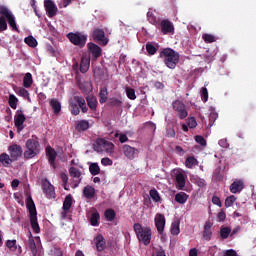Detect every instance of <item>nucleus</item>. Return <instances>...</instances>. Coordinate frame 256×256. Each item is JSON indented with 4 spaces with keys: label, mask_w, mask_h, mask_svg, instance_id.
Returning <instances> with one entry per match:
<instances>
[{
    "label": "nucleus",
    "mask_w": 256,
    "mask_h": 256,
    "mask_svg": "<svg viewBox=\"0 0 256 256\" xmlns=\"http://www.w3.org/2000/svg\"><path fill=\"white\" fill-rule=\"evenodd\" d=\"M25 121H27V118L23 114V111L17 110L16 115L14 116V125L18 131H23V129H25V126L23 125Z\"/></svg>",
    "instance_id": "12"
},
{
    "label": "nucleus",
    "mask_w": 256,
    "mask_h": 256,
    "mask_svg": "<svg viewBox=\"0 0 256 256\" xmlns=\"http://www.w3.org/2000/svg\"><path fill=\"white\" fill-rule=\"evenodd\" d=\"M46 155L48 157L49 165H51V167L55 169L56 167L55 160L57 159V151H55V149H53L51 146H48L46 148Z\"/></svg>",
    "instance_id": "18"
},
{
    "label": "nucleus",
    "mask_w": 256,
    "mask_h": 256,
    "mask_svg": "<svg viewBox=\"0 0 256 256\" xmlns=\"http://www.w3.org/2000/svg\"><path fill=\"white\" fill-rule=\"evenodd\" d=\"M60 179L63 183V187H64L65 191H68L67 183H69V176L66 173H61L60 174Z\"/></svg>",
    "instance_id": "53"
},
{
    "label": "nucleus",
    "mask_w": 256,
    "mask_h": 256,
    "mask_svg": "<svg viewBox=\"0 0 256 256\" xmlns=\"http://www.w3.org/2000/svg\"><path fill=\"white\" fill-rule=\"evenodd\" d=\"M42 190L46 195L47 199H55L57 195L55 194V186L47 179L42 181Z\"/></svg>",
    "instance_id": "10"
},
{
    "label": "nucleus",
    "mask_w": 256,
    "mask_h": 256,
    "mask_svg": "<svg viewBox=\"0 0 256 256\" xmlns=\"http://www.w3.org/2000/svg\"><path fill=\"white\" fill-rule=\"evenodd\" d=\"M26 207L29 211L30 217L37 215V208L35 207V202L31 196L26 199Z\"/></svg>",
    "instance_id": "20"
},
{
    "label": "nucleus",
    "mask_w": 256,
    "mask_h": 256,
    "mask_svg": "<svg viewBox=\"0 0 256 256\" xmlns=\"http://www.w3.org/2000/svg\"><path fill=\"white\" fill-rule=\"evenodd\" d=\"M41 153V144L39 141L29 138L25 143L24 159H33Z\"/></svg>",
    "instance_id": "3"
},
{
    "label": "nucleus",
    "mask_w": 256,
    "mask_h": 256,
    "mask_svg": "<svg viewBox=\"0 0 256 256\" xmlns=\"http://www.w3.org/2000/svg\"><path fill=\"white\" fill-rule=\"evenodd\" d=\"M72 206H73V196L67 195L64 199L62 209L63 211H69V209H71Z\"/></svg>",
    "instance_id": "33"
},
{
    "label": "nucleus",
    "mask_w": 256,
    "mask_h": 256,
    "mask_svg": "<svg viewBox=\"0 0 256 256\" xmlns=\"http://www.w3.org/2000/svg\"><path fill=\"white\" fill-rule=\"evenodd\" d=\"M83 196L85 197V199L91 200V199H95V188L91 185H87L83 188Z\"/></svg>",
    "instance_id": "21"
},
{
    "label": "nucleus",
    "mask_w": 256,
    "mask_h": 256,
    "mask_svg": "<svg viewBox=\"0 0 256 256\" xmlns=\"http://www.w3.org/2000/svg\"><path fill=\"white\" fill-rule=\"evenodd\" d=\"M92 39L99 45L105 47L109 43V38L105 36V31L101 28H95L92 32Z\"/></svg>",
    "instance_id": "8"
},
{
    "label": "nucleus",
    "mask_w": 256,
    "mask_h": 256,
    "mask_svg": "<svg viewBox=\"0 0 256 256\" xmlns=\"http://www.w3.org/2000/svg\"><path fill=\"white\" fill-rule=\"evenodd\" d=\"M231 235V228L229 227H222L220 229V237L221 239H227Z\"/></svg>",
    "instance_id": "42"
},
{
    "label": "nucleus",
    "mask_w": 256,
    "mask_h": 256,
    "mask_svg": "<svg viewBox=\"0 0 256 256\" xmlns=\"http://www.w3.org/2000/svg\"><path fill=\"white\" fill-rule=\"evenodd\" d=\"M119 141H120V143H127V141H129V138L127 137V135L121 134L119 136Z\"/></svg>",
    "instance_id": "63"
},
{
    "label": "nucleus",
    "mask_w": 256,
    "mask_h": 256,
    "mask_svg": "<svg viewBox=\"0 0 256 256\" xmlns=\"http://www.w3.org/2000/svg\"><path fill=\"white\" fill-rule=\"evenodd\" d=\"M235 201H237V197H235L234 195L227 197L225 200V207H233Z\"/></svg>",
    "instance_id": "51"
},
{
    "label": "nucleus",
    "mask_w": 256,
    "mask_h": 256,
    "mask_svg": "<svg viewBox=\"0 0 256 256\" xmlns=\"http://www.w3.org/2000/svg\"><path fill=\"white\" fill-rule=\"evenodd\" d=\"M0 15H4L8 21V25H10L13 31H17V33H19V28H17V23L15 22V16L7 6L0 5Z\"/></svg>",
    "instance_id": "7"
},
{
    "label": "nucleus",
    "mask_w": 256,
    "mask_h": 256,
    "mask_svg": "<svg viewBox=\"0 0 256 256\" xmlns=\"http://www.w3.org/2000/svg\"><path fill=\"white\" fill-rule=\"evenodd\" d=\"M67 39L72 43V45H75L76 47H79L80 49H83L85 45H87V34L83 32H70L66 35Z\"/></svg>",
    "instance_id": "5"
},
{
    "label": "nucleus",
    "mask_w": 256,
    "mask_h": 256,
    "mask_svg": "<svg viewBox=\"0 0 256 256\" xmlns=\"http://www.w3.org/2000/svg\"><path fill=\"white\" fill-rule=\"evenodd\" d=\"M146 51L148 55H155V53H157V48L151 42H148L146 44Z\"/></svg>",
    "instance_id": "48"
},
{
    "label": "nucleus",
    "mask_w": 256,
    "mask_h": 256,
    "mask_svg": "<svg viewBox=\"0 0 256 256\" xmlns=\"http://www.w3.org/2000/svg\"><path fill=\"white\" fill-rule=\"evenodd\" d=\"M95 245L97 251L101 252L105 250V247H107V243L105 242V237H103L101 234H98L95 238Z\"/></svg>",
    "instance_id": "19"
},
{
    "label": "nucleus",
    "mask_w": 256,
    "mask_h": 256,
    "mask_svg": "<svg viewBox=\"0 0 256 256\" xmlns=\"http://www.w3.org/2000/svg\"><path fill=\"white\" fill-rule=\"evenodd\" d=\"M90 65L91 59L87 56H82L80 62V73H87V71H89Z\"/></svg>",
    "instance_id": "23"
},
{
    "label": "nucleus",
    "mask_w": 256,
    "mask_h": 256,
    "mask_svg": "<svg viewBox=\"0 0 256 256\" xmlns=\"http://www.w3.org/2000/svg\"><path fill=\"white\" fill-rule=\"evenodd\" d=\"M44 8L50 19L55 17V15H57V11H58L57 5H55V2H53V0H45Z\"/></svg>",
    "instance_id": "15"
},
{
    "label": "nucleus",
    "mask_w": 256,
    "mask_h": 256,
    "mask_svg": "<svg viewBox=\"0 0 256 256\" xmlns=\"http://www.w3.org/2000/svg\"><path fill=\"white\" fill-rule=\"evenodd\" d=\"M89 171L91 173V175H99V173H101V168H99V164L97 163H92L89 166Z\"/></svg>",
    "instance_id": "40"
},
{
    "label": "nucleus",
    "mask_w": 256,
    "mask_h": 256,
    "mask_svg": "<svg viewBox=\"0 0 256 256\" xmlns=\"http://www.w3.org/2000/svg\"><path fill=\"white\" fill-rule=\"evenodd\" d=\"M212 203L213 205H218V207H221V199L218 196L212 197Z\"/></svg>",
    "instance_id": "61"
},
{
    "label": "nucleus",
    "mask_w": 256,
    "mask_h": 256,
    "mask_svg": "<svg viewBox=\"0 0 256 256\" xmlns=\"http://www.w3.org/2000/svg\"><path fill=\"white\" fill-rule=\"evenodd\" d=\"M69 111L71 115H79V113H87V111H97V98L95 96H87L86 101L83 96H73L68 101Z\"/></svg>",
    "instance_id": "1"
},
{
    "label": "nucleus",
    "mask_w": 256,
    "mask_h": 256,
    "mask_svg": "<svg viewBox=\"0 0 256 256\" xmlns=\"http://www.w3.org/2000/svg\"><path fill=\"white\" fill-rule=\"evenodd\" d=\"M212 236L213 232L211 231V224L206 223L204 226L203 237L206 241H211Z\"/></svg>",
    "instance_id": "31"
},
{
    "label": "nucleus",
    "mask_w": 256,
    "mask_h": 256,
    "mask_svg": "<svg viewBox=\"0 0 256 256\" xmlns=\"http://www.w3.org/2000/svg\"><path fill=\"white\" fill-rule=\"evenodd\" d=\"M109 105L111 107H123V101H121L119 98H111Z\"/></svg>",
    "instance_id": "47"
},
{
    "label": "nucleus",
    "mask_w": 256,
    "mask_h": 256,
    "mask_svg": "<svg viewBox=\"0 0 256 256\" xmlns=\"http://www.w3.org/2000/svg\"><path fill=\"white\" fill-rule=\"evenodd\" d=\"M33 85V75L31 73H26L23 78V87L29 89Z\"/></svg>",
    "instance_id": "32"
},
{
    "label": "nucleus",
    "mask_w": 256,
    "mask_h": 256,
    "mask_svg": "<svg viewBox=\"0 0 256 256\" xmlns=\"http://www.w3.org/2000/svg\"><path fill=\"white\" fill-rule=\"evenodd\" d=\"M217 117H219V115L217 114V112H211L209 115V125L212 127V125H215V121H217Z\"/></svg>",
    "instance_id": "56"
},
{
    "label": "nucleus",
    "mask_w": 256,
    "mask_h": 256,
    "mask_svg": "<svg viewBox=\"0 0 256 256\" xmlns=\"http://www.w3.org/2000/svg\"><path fill=\"white\" fill-rule=\"evenodd\" d=\"M99 103L103 105V103H107V99L109 97V92L107 91V87H101L99 92Z\"/></svg>",
    "instance_id": "27"
},
{
    "label": "nucleus",
    "mask_w": 256,
    "mask_h": 256,
    "mask_svg": "<svg viewBox=\"0 0 256 256\" xmlns=\"http://www.w3.org/2000/svg\"><path fill=\"white\" fill-rule=\"evenodd\" d=\"M175 175V181H176V185L179 189H183V187H185V174H183L181 171H176L174 173Z\"/></svg>",
    "instance_id": "22"
},
{
    "label": "nucleus",
    "mask_w": 256,
    "mask_h": 256,
    "mask_svg": "<svg viewBox=\"0 0 256 256\" xmlns=\"http://www.w3.org/2000/svg\"><path fill=\"white\" fill-rule=\"evenodd\" d=\"M202 39L205 43H215V41H217V37L213 36V34L207 33L202 35Z\"/></svg>",
    "instance_id": "44"
},
{
    "label": "nucleus",
    "mask_w": 256,
    "mask_h": 256,
    "mask_svg": "<svg viewBox=\"0 0 256 256\" xmlns=\"http://www.w3.org/2000/svg\"><path fill=\"white\" fill-rule=\"evenodd\" d=\"M99 219H101L99 212L92 213V215L90 217V223H91L92 227H99Z\"/></svg>",
    "instance_id": "35"
},
{
    "label": "nucleus",
    "mask_w": 256,
    "mask_h": 256,
    "mask_svg": "<svg viewBox=\"0 0 256 256\" xmlns=\"http://www.w3.org/2000/svg\"><path fill=\"white\" fill-rule=\"evenodd\" d=\"M172 108L177 113L179 119H187V115H189V113L187 112V108L185 107V103H183V101L175 100L172 103Z\"/></svg>",
    "instance_id": "9"
},
{
    "label": "nucleus",
    "mask_w": 256,
    "mask_h": 256,
    "mask_svg": "<svg viewBox=\"0 0 256 256\" xmlns=\"http://www.w3.org/2000/svg\"><path fill=\"white\" fill-rule=\"evenodd\" d=\"M72 189H77L79 185L81 184V181H83V178L80 176L79 178H72Z\"/></svg>",
    "instance_id": "58"
},
{
    "label": "nucleus",
    "mask_w": 256,
    "mask_h": 256,
    "mask_svg": "<svg viewBox=\"0 0 256 256\" xmlns=\"http://www.w3.org/2000/svg\"><path fill=\"white\" fill-rule=\"evenodd\" d=\"M149 195L155 203H159V201H161V196L159 195L157 189H151L149 191Z\"/></svg>",
    "instance_id": "39"
},
{
    "label": "nucleus",
    "mask_w": 256,
    "mask_h": 256,
    "mask_svg": "<svg viewBox=\"0 0 256 256\" xmlns=\"http://www.w3.org/2000/svg\"><path fill=\"white\" fill-rule=\"evenodd\" d=\"M202 101H204V103L209 101V91L205 87L202 88Z\"/></svg>",
    "instance_id": "59"
},
{
    "label": "nucleus",
    "mask_w": 256,
    "mask_h": 256,
    "mask_svg": "<svg viewBox=\"0 0 256 256\" xmlns=\"http://www.w3.org/2000/svg\"><path fill=\"white\" fill-rule=\"evenodd\" d=\"M8 151L12 161H17L23 155V148L20 145L13 144L8 147Z\"/></svg>",
    "instance_id": "14"
},
{
    "label": "nucleus",
    "mask_w": 256,
    "mask_h": 256,
    "mask_svg": "<svg viewBox=\"0 0 256 256\" xmlns=\"http://www.w3.org/2000/svg\"><path fill=\"white\" fill-rule=\"evenodd\" d=\"M16 93L19 95V97H24V99L29 98V91H27L25 88H18Z\"/></svg>",
    "instance_id": "54"
},
{
    "label": "nucleus",
    "mask_w": 256,
    "mask_h": 256,
    "mask_svg": "<svg viewBox=\"0 0 256 256\" xmlns=\"http://www.w3.org/2000/svg\"><path fill=\"white\" fill-rule=\"evenodd\" d=\"M24 43H26L28 47H37V40L33 36L26 37Z\"/></svg>",
    "instance_id": "43"
},
{
    "label": "nucleus",
    "mask_w": 256,
    "mask_h": 256,
    "mask_svg": "<svg viewBox=\"0 0 256 256\" xmlns=\"http://www.w3.org/2000/svg\"><path fill=\"white\" fill-rule=\"evenodd\" d=\"M154 223L159 235H163V231H165V215L157 213L154 218Z\"/></svg>",
    "instance_id": "16"
},
{
    "label": "nucleus",
    "mask_w": 256,
    "mask_h": 256,
    "mask_svg": "<svg viewBox=\"0 0 256 256\" xmlns=\"http://www.w3.org/2000/svg\"><path fill=\"white\" fill-rule=\"evenodd\" d=\"M104 217L106 219V221H115V217H117V214L115 213V210L109 208L107 210H105L104 212Z\"/></svg>",
    "instance_id": "34"
},
{
    "label": "nucleus",
    "mask_w": 256,
    "mask_h": 256,
    "mask_svg": "<svg viewBox=\"0 0 256 256\" xmlns=\"http://www.w3.org/2000/svg\"><path fill=\"white\" fill-rule=\"evenodd\" d=\"M123 154L129 161H133L139 155V149L128 144L122 146Z\"/></svg>",
    "instance_id": "11"
},
{
    "label": "nucleus",
    "mask_w": 256,
    "mask_h": 256,
    "mask_svg": "<svg viewBox=\"0 0 256 256\" xmlns=\"http://www.w3.org/2000/svg\"><path fill=\"white\" fill-rule=\"evenodd\" d=\"M160 59H163L164 64L168 69H176L179 65L180 55L179 52L175 51L173 48H163L160 51Z\"/></svg>",
    "instance_id": "2"
},
{
    "label": "nucleus",
    "mask_w": 256,
    "mask_h": 256,
    "mask_svg": "<svg viewBox=\"0 0 256 256\" xmlns=\"http://www.w3.org/2000/svg\"><path fill=\"white\" fill-rule=\"evenodd\" d=\"M187 125L190 129H195V127H197V120L195 119V117L188 118Z\"/></svg>",
    "instance_id": "55"
},
{
    "label": "nucleus",
    "mask_w": 256,
    "mask_h": 256,
    "mask_svg": "<svg viewBox=\"0 0 256 256\" xmlns=\"http://www.w3.org/2000/svg\"><path fill=\"white\" fill-rule=\"evenodd\" d=\"M30 224L34 233H41L39 222L37 221V215L30 216Z\"/></svg>",
    "instance_id": "29"
},
{
    "label": "nucleus",
    "mask_w": 256,
    "mask_h": 256,
    "mask_svg": "<svg viewBox=\"0 0 256 256\" xmlns=\"http://www.w3.org/2000/svg\"><path fill=\"white\" fill-rule=\"evenodd\" d=\"M245 185L243 184L242 180H238V181H234L231 185H230V192L231 193H241V191H243Z\"/></svg>",
    "instance_id": "24"
},
{
    "label": "nucleus",
    "mask_w": 256,
    "mask_h": 256,
    "mask_svg": "<svg viewBox=\"0 0 256 256\" xmlns=\"http://www.w3.org/2000/svg\"><path fill=\"white\" fill-rule=\"evenodd\" d=\"M181 233V230L179 228V222H174L171 225V234L172 235H179Z\"/></svg>",
    "instance_id": "50"
},
{
    "label": "nucleus",
    "mask_w": 256,
    "mask_h": 256,
    "mask_svg": "<svg viewBox=\"0 0 256 256\" xmlns=\"http://www.w3.org/2000/svg\"><path fill=\"white\" fill-rule=\"evenodd\" d=\"M195 141L198 143V145H201V147H207V140L201 135L195 136Z\"/></svg>",
    "instance_id": "52"
},
{
    "label": "nucleus",
    "mask_w": 256,
    "mask_h": 256,
    "mask_svg": "<svg viewBox=\"0 0 256 256\" xmlns=\"http://www.w3.org/2000/svg\"><path fill=\"white\" fill-rule=\"evenodd\" d=\"M14 160L9 156L7 153L0 154V163H2L3 167H11V163H13Z\"/></svg>",
    "instance_id": "25"
},
{
    "label": "nucleus",
    "mask_w": 256,
    "mask_h": 256,
    "mask_svg": "<svg viewBox=\"0 0 256 256\" xmlns=\"http://www.w3.org/2000/svg\"><path fill=\"white\" fill-rule=\"evenodd\" d=\"M101 163L102 165L107 167L108 165H113V160H111L110 158H102Z\"/></svg>",
    "instance_id": "60"
},
{
    "label": "nucleus",
    "mask_w": 256,
    "mask_h": 256,
    "mask_svg": "<svg viewBox=\"0 0 256 256\" xmlns=\"http://www.w3.org/2000/svg\"><path fill=\"white\" fill-rule=\"evenodd\" d=\"M160 29L163 35H174L175 34V27L173 23L169 20H162L160 22Z\"/></svg>",
    "instance_id": "13"
},
{
    "label": "nucleus",
    "mask_w": 256,
    "mask_h": 256,
    "mask_svg": "<svg viewBox=\"0 0 256 256\" xmlns=\"http://www.w3.org/2000/svg\"><path fill=\"white\" fill-rule=\"evenodd\" d=\"M7 18L5 15L0 16V33H3V31H7Z\"/></svg>",
    "instance_id": "46"
},
{
    "label": "nucleus",
    "mask_w": 256,
    "mask_h": 256,
    "mask_svg": "<svg viewBox=\"0 0 256 256\" xmlns=\"http://www.w3.org/2000/svg\"><path fill=\"white\" fill-rule=\"evenodd\" d=\"M227 215L225 214V211L221 210L219 213H218V220L223 222L225 221Z\"/></svg>",
    "instance_id": "62"
},
{
    "label": "nucleus",
    "mask_w": 256,
    "mask_h": 256,
    "mask_svg": "<svg viewBox=\"0 0 256 256\" xmlns=\"http://www.w3.org/2000/svg\"><path fill=\"white\" fill-rule=\"evenodd\" d=\"M69 175L72 179H79L82 173H81V170L72 166L69 168Z\"/></svg>",
    "instance_id": "36"
},
{
    "label": "nucleus",
    "mask_w": 256,
    "mask_h": 256,
    "mask_svg": "<svg viewBox=\"0 0 256 256\" xmlns=\"http://www.w3.org/2000/svg\"><path fill=\"white\" fill-rule=\"evenodd\" d=\"M185 165L188 169H193V167L197 165V159H195L193 156H190L186 159Z\"/></svg>",
    "instance_id": "41"
},
{
    "label": "nucleus",
    "mask_w": 256,
    "mask_h": 256,
    "mask_svg": "<svg viewBox=\"0 0 256 256\" xmlns=\"http://www.w3.org/2000/svg\"><path fill=\"white\" fill-rule=\"evenodd\" d=\"M194 180H195L196 185H198V187L203 188V187L207 186V182L203 178L196 177V178H194Z\"/></svg>",
    "instance_id": "57"
},
{
    "label": "nucleus",
    "mask_w": 256,
    "mask_h": 256,
    "mask_svg": "<svg viewBox=\"0 0 256 256\" xmlns=\"http://www.w3.org/2000/svg\"><path fill=\"white\" fill-rule=\"evenodd\" d=\"M187 199H189V195L185 192H180L175 195V201L180 205H185V203H187Z\"/></svg>",
    "instance_id": "28"
},
{
    "label": "nucleus",
    "mask_w": 256,
    "mask_h": 256,
    "mask_svg": "<svg viewBox=\"0 0 256 256\" xmlns=\"http://www.w3.org/2000/svg\"><path fill=\"white\" fill-rule=\"evenodd\" d=\"M17 103H19V99H17L14 94H10L8 104L11 109H17Z\"/></svg>",
    "instance_id": "38"
},
{
    "label": "nucleus",
    "mask_w": 256,
    "mask_h": 256,
    "mask_svg": "<svg viewBox=\"0 0 256 256\" xmlns=\"http://www.w3.org/2000/svg\"><path fill=\"white\" fill-rule=\"evenodd\" d=\"M79 89L82 93H84V95H87V93H89V91H91V82H82L79 83Z\"/></svg>",
    "instance_id": "37"
},
{
    "label": "nucleus",
    "mask_w": 256,
    "mask_h": 256,
    "mask_svg": "<svg viewBox=\"0 0 256 256\" xmlns=\"http://www.w3.org/2000/svg\"><path fill=\"white\" fill-rule=\"evenodd\" d=\"M88 47V51H90V53L92 54L93 59H99V57H101L102 54V50L101 47H99V45L93 43V42H89L87 44Z\"/></svg>",
    "instance_id": "17"
},
{
    "label": "nucleus",
    "mask_w": 256,
    "mask_h": 256,
    "mask_svg": "<svg viewBox=\"0 0 256 256\" xmlns=\"http://www.w3.org/2000/svg\"><path fill=\"white\" fill-rule=\"evenodd\" d=\"M126 95L128 99H131V101H135L137 99V95L135 94V89L127 87L126 88Z\"/></svg>",
    "instance_id": "45"
},
{
    "label": "nucleus",
    "mask_w": 256,
    "mask_h": 256,
    "mask_svg": "<svg viewBox=\"0 0 256 256\" xmlns=\"http://www.w3.org/2000/svg\"><path fill=\"white\" fill-rule=\"evenodd\" d=\"M133 227L138 241L143 245H149L152 235L151 228L143 227L140 223H135Z\"/></svg>",
    "instance_id": "4"
},
{
    "label": "nucleus",
    "mask_w": 256,
    "mask_h": 256,
    "mask_svg": "<svg viewBox=\"0 0 256 256\" xmlns=\"http://www.w3.org/2000/svg\"><path fill=\"white\" fill-rule=\"evenodd\" d=\"M224 256H237V252L233 249L227 250Z\"/></svg>",
    "instance_id": "64"
},
{
    "label": "nucleus",
    "mask_w": 256,
    "mask_h": 256,
    "mask_svg": "<svg viewBox=\"0 0 256 256\" xmlns=\"http://www.w3.org/2000/svg\"><path fill=\"white\" fill-rule=\"evenodd\" d=\"M75 129L79 133H81V131H87V129H89V121L87 120L77 121Z\"/></svg>",
    "instance_id": "26"
},
{
    "label": "nucleus",
    "mask_w": 256,
    "mask_h": 256,
    "mask_svg": "<svg viewBox=\"0 0 256 256\" xmlns=\"http://www.w3.org/2000/svg\"><path fill=\"white\" fill-rule=\"evenodd\" d=\"M96 151H105L108 155H113L115 153V144L111 141L99 138L96 140Z\"/></svg>",
    "instance_id": "6"
},
{
    "label": "nucleus",
    "mask_w": 256,
    "mask_h": 256,
    "mask_svg": "<svg viewBox=\"0 0 256 256\" xmlns=\"http://www.w3.org/2000/svg\"><path fill=\"white\" fill-rule=\"evenodd\" d=\"M6 247L10 249V251H17V240H7Z\"/></svg>",
    "instance_id": "49"
},
{
    "label": "nucleus",
    "mask_w": 256,
    "mask_h": 256,
    "mask_svg": "<svg viewBox=\"0 0 256 256\" xmlns=\"http://www.w3.org/2000/svg\"><path fill=\"white\" fill-rule=\"evenodd\" d=\"M50 107H52L55 115H59V113H61V102H59V100L55 98L51 99Z\"/></svg>",
    "instance_id": "30"
}]
</instances>
